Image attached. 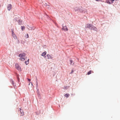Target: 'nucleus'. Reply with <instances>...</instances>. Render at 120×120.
<instances>
[{
  "mask_svg": "<svg viewBox=\"0 0 120 120\" xmlns=\"http://www.w3.org/2000/svg\"><path fill=\"white\" fill-rule=\"evenodd\" d=\"M30 85V83H29V85Z\"/></svg>",
  "mask_w": 120,
  "mask_h": 120,
  "instance_id": "nucleus-26",
  "label": "nucleus"
},
{
  "mask_svg": "<svg viewBox=\"0 0 120 120\" xmlns=\"http://www.w3.org/2000/svg\"><path fill=\"white\" fill-rule=\"evenodd\" d=\"M28 80L29 81H30L31 80L30 79H28Z\"/></svg>",
  "mask_w": 120,
  "mask_h": 120,
  "instance_id": "nucleus-22",
  "label": "nucleus"
},
{
  "mask_svg": "<svg viewBox=\"0 0 120 120\" xmlns=\"http://www.w3.org/2000/svg\"><path fill=\"white\" fill-rule=\"evenodd\" d=\"M26 37L27 38H28L29 37V35L28 34H27Z\"/></svg>",
  "mask_w": 120,
  "mask_h": 120,
  "instance_id": "nucleus-18",
  "label": "nucleus"
},
{
  "mask_svg": "<svg viewBox=\"0 0 120 120\" xmlns=\"http://www.w3.org/2000/svg\"><path fill=\"white\" fill-rule=\"evenodd\" d=\"M67 87H64V89H67Z\"/></svg>",
  "mask_w": 120,
  "mask_h": 120,
  "instance_id": "nucleus-19",
  "label": "nucleus"
},
{
  "mask_svg": "<svg viewBox=\"0 0 120 120\" xmlns=\"http://www.w3.org/2000/svg\"><path fill=\"white\" fill-rule=\"evenodd\" d=\"M12 36L14 38V39H17V37L15 35V34L14 32H13V33H12Z\"/></svg>",
  "mask_w": 120,
  "mask_h": 120,
  "instance_id": "nucleus-7",
  "label": "nucleus"
},
{
  "mask_svg": "<svg viewBox=\"0 0 120 120\" xmlns=\"http://www.w3.org/2000/svg\"><path fill=\"white\" fill-rule=\"evenodd\" d=\"M47 56L48 59H52V57H51V55L49 54L47 55Z\"/></svg>",
  "mask_w": 120,
  "mask_h": 120,
  "instance_id": "nucleus-9",
  "label": "nucleus"
},
{
  "mask_svg": "<svg viewBox=\"0 0 120 120\" xmlns=\"http://www.w3.org/2000/svg\"><path fill=\"white\" fill-rule=\"evenodd\" d=\"M30 83H31V85H33V84H32V82H30Z\"/></svg>",
  "mask_w": 120,
  "mask_h": 120,
  "instance_id": "nucleus-23",
  "label": "nucleus"
},
{
  "mask_svg": "<svg viewBox=\"0 0 120 120\" xmlns=\"http://www.w3.org/2000/svg\"><path fill=\"white\" fill-rule=\"evenodd\" d=\"M110 1V0H106V2L107 3L109 4H112L111 2V1Z\"/></svg>",
  "mask_w": 120,
  "mask_h": 120,
  "instance_id": "nucleus-8",
  "label": "nucleus"
},
{
  "mask_svg": "<svg viewBox=\"0 0 120 120\" xmlns=\"http://www.w3.org/2000/svg\"><path fill=\"white\" fill-rule=\"evenodd\" d=\"M29 60V59L28 60V61H25V63L26 64V65H27L29 63V61H28Z\"/></svg>",
  "mask_w": 120,
  "mask_h": 120,
  "instance_id": "nucleus-16",
  "label": "nucleus"
},
{
  "mask_svg": "<svg viewBox=\"0 0 120 120\" xmlns=\"http://www.w3.org/2000/svg\"><path fill=\"white\" fill-rule=\"evenodd\" d=\"M70 95V94H66L64 96L65 97H66L67 98Z\"/></svg>",
  "mask_w": 120,
  "mask_h": 120,
  "instance_id": "nucleus-12",
  "label": "nucleus"
},
{
  "mask_svg": "<svg viewBox=\"0 0 120 120\" xmlns=\"http://www.w3.org/2000/svg\"><path fill=\"white\" fill-rule=\"evenodd\" d=\"M70 65H73L74 64V63L72 64L73 61L72 60H70Z\"/></svg>",
  "mask_w": 120,
  "mask_h": 120,
  "instance_id": "nucleus-11",
  "label": "nucleus"
},
{
  "mask_svg": "<svg viewBox=\"0 0 120 120\" xmlns=\"http://www.w3.org/2000/svg\"><path fill=\"white\" fill-rule=\"evenodd\" d=\"M9 11L10 10L11 8V4H9L7 7Z\"/></svg>",
  "mask_w": 120,
  "mask_h": 120,
  "instance_id": "nucleus-6",
  "label": "nucleus"
},
{
  "mask_svg": "<svg viewBox=\"0 0 120 120\" xmlns=\"http://www.w3.org/2000/svg\"><path fill=\"white\" fill-rule=\"evenodd\" d=\"M62 29V30H64L65 31H68V30L66 26H63Z\"/></svg>",
  "mask_w": 120,
  "mask_h": 120,
  "instance_id": "nucleus-5",
  "label": "nucleus"
},
{
  "mask_svg": "<svg viewBox=\"0 0 120 120\" xmlns=\"http://www.w3.org/2000/svg\"><path fill=\"white\" fill-rule=\"evenodd\" d=\"M46 51H45L42 53L41 54V55L42 56H44L46 55Z\"/></svg>",
  "mask_w": 120,
  "mask_h": 120,
  "instance_id": "nucleus-10",
  "label": "nucleus"
},
{
  "mask_svg": "<svg viewBox=\"0 0 120 120\" xmlns=\"http://www.w3.org/2000/svg\"><path fill=\"white\" fill-rule=\"evenodd\" d=\"M15 67L18 70H21V68L19 65L17 64H15Z\"/></svg>",
  "mask_w": 120,
  "mask_h": 120,
  "instance_id": "nucleus-4",
  "label": "nucleus"
},
{
  "mask_svg": "<svg viewBox=\"0 0 120 120\" xmlns=\"http://www.w3.org/2000/svg\"><path fill=\"white\" fill-rule=\"evenodd\" d=\"M86 27L89 28L90 29H93L96 30V28L94 26L90 24H86Z\"/></svg>",
  "mask_w": 120,
  "mask_h": 120,
  "instance_id": "nucleus-2",
  "label": "nucleus"
},
{
  "mask_svg": "<svg viewBox=\"0 0 120 120\" xmlns=\"http://www.w3.org/2000/svg\"><path fill=\"white\" fill-rule=\"evenodd\" d=\"M112 4L113 3V2L115 1V0H110Z\"/></svg>",
  "mask_w": 120,
  "mask_h": 120,
  "instance_id": "nucleus-17",
  "label": "nucleus"
},
{
  "mask_svg": "<svg viewBox=\"0 0 120 120\" xmlns=\"http://www.w3.org/2000/svg\"><path fill=\"white\" fill-rule=\"evenodd\" d=\"M19 110L18 111L19 112L20 114V116H22L24 115V113L22 110L21 111V109H19Z\"/></svg>",
  "mask_w": 120,
  "mask_h": 120,
  "instance_id": "nucleus-3",
  "label": "nucleus"
},
{
  "mask_svg": "<svg viewBox=\"0 0 120 120\" xmlns=\"http://www.w3.org/2000/svg\"><path fill=\"white\" fill-rule=\"evenodd\" d=\"M96 0L97 1H99V0Z\"/></svg>",
  "mask_w": 120,
  "mask_h": 120,
  "instance_id": "nucleus-25",
  "label": "nucleus"
},
{
  "mask_svg": "<svg viewBox=\"0 0 120 120\" xmlns=\"http://www.w3.org/2000/svg\"><path fill=\"white\" fill-rule=\"evenodd\" d=\"M74 72V71L73 70H72L71 71V74H72V73H73Z\"/></svg>",
  "mask_w": 120,
  "mask_h": 120,
  "instance_id": "nucleus-20",
  "label": "nucleus"
},
{
  "mask_svg": "<svg viewBox=\"0 0 120 120\" xmlns=\"http://www.w3.org/2000/svg\"><path fill=\"white\" fill-rule=\"evenodd\" d=\"M92 71L91 70H90V71H89V72H88L87 73V74L88 75H89L90 74H91L92 73Z\"/></svg>",
  "mask_w": 120,
  "mask_h": 120,
  "instance_id": "nucleus-13",
  "label": "nucleus"
},
{
  "mask_svg": "<svg viewBox=\"0 0 120 120\" xmlns=\"http://www.w3.org/2000/svg\"><path fill=\"white\" fill-rule=\"evenodd\" d=\"M21 29L22 30H23L25 29V26H21Z\"/></svg>",
  "mask_w": 120,
  "mask_h": 120,
  "instance_id": "nucleus-15",
  "label": "nucleus"
},
{
  "mask_svg": "<svg viewBox=\"0 0 120 120\" xmlns=\"http://www.w3.org/2000/svg\"><path fill=\"white\" fill-rule=\"evenodd\" d=\"M19 24L20 25H21L22 24V21L20 20H19L18 22Z\"/></svg>",
  "mask_w": 120,
  "mask_h": 120,
  "instance_id": "nucleus-14",
  "label": "nucleus"
},
{
  "mask_svg": "<svg viewBox=\"0 0 120 120\" xmlns=\"http://www.w3.org/2000/svg\"><path fill=\"white\" fill-rule=\"evenodd\" d=\"M11 82H12V83L13 84V81H12Z\"/></svg>",
  "mask_w": 120,
  "mask_h": 120,
  "instance_id": "nucleus-24",
  "label": "nucleus"
},
{
  "mask_svg": "<svg viewBox=\"0 0 120 120\" xmlns=\"http://www.w3.org/2000/svg\"><path fill=\"white\" fill-rule=\"evenodd\" d=\"M11 31H12V32L13 33V32H13V29H11Z\"/></svg>",
  "mask_w": 120,
  "mask_h": 120,
  "instance_id": "nucleus-21",
  "label": "nucleus"
},
{
  "mask_svg": "<svg viewBox=\"0 0 120 120\" xmlns=\"http://www.w3.org/2000/svg\"><path fill=\"white\" fill-rule=\"evenodd\" d=\"M25 54L24 53H20L19 55V56L20 57L19 60L22 61H24L25 60Z\"/></svg>",
  "mask_w": 120,
  "mask_h": 120,
  "instance_id": "nucleus-1",
  "label": "nucleus"
}]
</instances>
